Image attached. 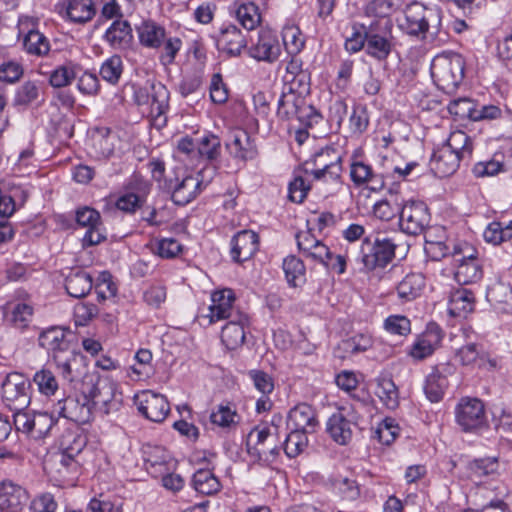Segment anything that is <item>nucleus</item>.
Wrapping results in <instances>:
<instances>
[{
    "mask_svg": "<svg viewBox=\"0 0 512 512\" xmlns=\"http://www.w3.org/2000/svg\"><path fill=\"white\" fill-rule=\"evenodd\" d=\"M289 430L290 432L283 443V450L289 458H294L307 447L308 438L306 433L293 429Z\"/></svg>",
    "mask_w": 512,
    "mask_h": 512,
    "instance_id": "obj_59",
    "label": "nucleus"
},
{
    "mask_svg": "<svg viewBox=\"0 0 512 512\" xmlns=\"http://www.w3.org/2000/svg\"><path fill=\"white\" fill-rule=\"evenodd\" d=\"M425 277L421 273H408L395 287L396 295L401 303L414 301L422 294Z\"/></svg>",
    "mask_w": 512,
    "mask_h": 512,
    "instance_id": "obj_34",
    "label": "nucleus"
},
{
    "mask_svg": "<svg viewBox=\"0 0 512 512\" xmlns=\"http://www.w3.org/2000/svg\"><path fill=\"white\" fill-rule=\"evenodd\" d=\"M306 108L305 99L302 94L283 88L278 100L277 114L279 117L286 120L296 118L301 121L304 117L303 111ZM308 108L311 109V107Z\"/></svg>",
    "mask_w": 512,
    "mask_h": 512,
    "instance_id": "obj_31",
    "label": "nucleus"
},
{
    "mask_svg": "<svg viewBox=\"0 0 512 512\" xmlns=\"http://www.w3.org/2000/svg\"><path fill=\"white\" fill-rule=\"evenodd\" d=\"M396 244L387 237L366 238L359 254V260L367 271L386 267L395 257Z\"/></svg>",
    "mask_w": 512,
    "mask_h": 512,
    "instance_id": "obj_6",
    "label": "nucleus"
},
{
    "mask_svg": "<svg viewBox=\"0 0 512 512\" xmlns=\"http://www.w3.org/2000/svg\"><path fill=\"white\" fill-rule=\"evenodd\" d=\"M315 180L302 171V165L295 170L293 181L288 186V198L294 203H302Z\"/></svg>",
    "mask_w": 512,
    "mask_h": 512,
    "instance_id": "obj_45",
    "label": "nucleus"
},
{
    "mask_svg": "<svg viewBox=\"0 0 512 512\" xmlns=\"http://www.w3.org/2000/svg\"><path fill=\"white\" fill-rule=\"evenodd\" d=\"M230 13L246 30H254L261 23L259 7L253 2H234L230 6Z\"/></svg>",
    "mask_w": 512,
    "mask_h": 512,
    "instance_id": "obj_37",
    "label": "nucleus"
},
{
    "mask_svg": "<svg viewBox=\"0 0 512 512\" xmlns=\"http://www.w3.org/2000/svg\"><path fill=\"white\" fill-rule=\"evenodd\" d=\"M170 93L161 82L147 80L143 86L134 88V100L138 106L150 105V113L160 118L169 109Z\"/></svg>",
    "mask_w": 512,
    "mask_h": 512,
    "instance_id": "obj_9",
    "label": "nucleus"
},
{
    "mask_svg": "<svg viewBox=\"0 0 512 512\" xmlns=\"http://www.w3.org/2000/svg\"><path fill=\"white\" fill-rule=\"evenodd\" d=\"M38 342L42 348L52 354L63 378L73 381L72 365L77 361L79 355L71 348L64 329L56 326L50 327L41 332Z\"/></svg>",
    "mask_w": 512,
    "mask_h": 512,
    "instance_id": "obj_2",
    "label": "nucleus"
},
{
    "mask_svg": "<svg viewBox=\"0 0 512 512\" xmlns=\"http://www.w3.org/2000/svg\"><path fill=\"white\" fill-rule=\"evenodd\" d=\"M342 153L325 147L302 164V171L315 182L340 185L342 182Z\"/></svg>",
    "mask_w": 512,
    "mask_h": 512,
    "instance_id": "obj_3",
    "label": "nucleus"
},
{
    "mask_svg": "<svg viewBox=\"0 0 512 512\" xmlns=\"http://www.w3.org/2000/svg\"><path fill=\"white\" fill-rule=\"evenodd\" d=\"M249 325V317L237 312L235 317L224 325L221 332V341L229 350L241 347L245 341V329Z\"/></svg>",
    "mask_w": 512,
    "mask_h": 512,
    "instance_id": "obj_28",
    "label": "nucleus"
},
{
    "mask_svg": "<svg viewBox=\"0 0 512 512\" xmlns=\"http://www.w3.org/2000/svg\"><path fill=\"white\" fill-rule=\"evenodd\" d=\"M443 146L454 154H458L464 160L471 157L473 150L472 139L460 130L452 132Z\"/></svg>",
    "mask_w": 512,
    "mask_h": 512,
    "instance_id": "obj_50",
    "label": "nucleus"
},
{
    "mask_svg": "<svg viewBox=\"0 0 512 512\" xmlns=\"http://www.w3.org/2000/svg\"><path fill=\"white\" fill-rule=\"evenodd\" d=\"M463 160L458 154L441 146L432 155L431 168L439 177H448L457 171Z\"/></svg>",
    "mask_w": 512,
    "mask_h": 512,
    "instance_id": "obj_35",
    "label": "nucleus"
},
{
    "mask_svg": "<svg viewBox=\"0 0 512 512\" xmlns=\"http://www.w3.org/2000/svg\"><path fill=\"white\" fill-rule=\"evenodd\" d=\"M30 381L21 373L6 375L1 384L2 401L10 411H24L31 403Z\"/></svg>",
    "mask_w": 512,
    "mask_h": 512,
    "instance_id": "obj_8",
    "label": "nucleus"
},
{
    "mask_svg": "<svg viewBox=\"0 0 512 512\" xmlns=\"http://www.w3.org/2000/svg\"><path fill=\"white\" fill-rule=\"evenodd\" d=\"M216 46L219 51L226 53L229 57L240 56L247 47V39L242 31L232 23H223L215 37Z\"/></svg>",
    "mask_w": 512,
    "mask_h": 512,
    "instance_id": "obj_18",
    "label": "nucleus"
},
{
    "mask_svg": "<svg viewBox=\"0 0 512 512\" xmlns=\"http://www.w3.org/2000/svg\"><path fill=\"white\" fill-rule=\"evenodd\" d=\"M230 255L233 261L241 263L249 260L259 249V236L252 230L236 233L230 241Z\"/></svg>",
    "mask_w": 512,
    "mask_h": 512,
    "instance_id": "obj_20",
    "label": "nucleus"
},
{
    "mask_svg": "<svg viewBox=\"0 0 512 512\" xmlns=\"http://www.w3.org/2000/svg\"><path fill=\"white\" fill-rule=\"evenodd\" d=\"M85 445L86 441L83 436L68 432L63 435L60 441V452L77 457L82 452Z\"/></svg>",
    "mask_w": 512,
    "mask_h": 512,
    "instance_id": "obj_63",
    "label": "nucleus"
},
{
    "mask_svg": "<svg viewBox=\"0 0 512 512\" xmlns=\"http://www.w3.org/2000/svg\"><path fill=\"white\" fill-rule=\"evenodd\" d=\"M80 67L72 62L57 66L49 73V84L54 88L69 86L76 78Z\"/></svg>",
    "mask_w": 512,
    "mask_h": 512,
    "instance_id": "obj_48",
    "label": "nucleus"
},
{
    "mask_svg": "<svg viewBox=\"0 0 512 512\" xmlns=\"http://www.w3.org/2000/svg\"><path fill=\"white\" fill-rule=\"evenodd\" d=\"M28 500L27 491L13 482H3L0 492V507L17 510Z\"/></svg>",
    "mask_w": 512,
    "mask_h": 512,
    "instance_id": "obj_41",
    "label": "nucleus"
},
{
    "mask_svg": "<svg viewBox=\"0 0 512 512\" xmlns=\"http://www.w3.org/2000/svg\"><path fill=\"white\" fill-rule=\"evenodd\" d=\"M464 59L458 53L437 55L431 63V76L437 87L446 93H452L464 77Z\"/></svg>",
    "mask_w": 512,
    "mask_h": 512,
    "instance_id": "obj_4",
    "label": "nucleus"
},
{
    "mask_svg": "<svg viewBox=\"0 0 512 512\" xmlns=\"http://www.w3.org/2000/svg\"><path fill=\"white\" fill-rule=\"evenodd\" d=\"M475 295L467 288H457L451 291L448 300V313L457 318H466L474 311Z\"/></svg>",
    "mask_w": 512,
    "mask_h": 512,
    "instance_id": "obj_32",
    "label": "nucleus"
},
{
    "mask_svg": "<svg viewBox=\"0 0 512 512\" xmlns=\"http://www.w3.org/2000/svg\"><path fill=\"white\" fill-rule=\"evenodd\" d=\"M59 14L65 21L83 25L94 18L96 6L93 0H66L61 4Z\"/></svg>",
    "mask_w": 512,
    "mask_h": 512,
    "instance_id": "obj_22",
    "label": "nucleus"
},
{
    "mask_svg": "<svg viewBox=\"0 0 512 512\" xmlns=\"http://www.w3.org/2000/svg\"><path fill=\"white\" fill-rule=\"evenodd\" d=\"M483 237L486 242L499 245L512 238V220L508 223L500 221L491 222L484 230Z\"/></svg>",
    "mask_w": 512,
    "mask_h": 512,
    "instance_id": "obj_53",
    "label": "nucleus"
},
{
    "mask_svg": "<svg viewBox=\"0 0 512 512\" xmlns=\"http://www.w3.org/2000/svg\"><path fill=\"white\" fill-rule=\"evenodd\" d=\"M25 23L20 22L19 35H23L22 46L26 53L34 56H44L50 51L48 38L35 28L25 31Z\"/></svg>",
    "mask_w": 512,
    "mask_h": 512,
    "instance_id": "obj_36",
    "label": "nucleus"
},
{
    "mask_svg": "<svg viewBox=\"0 0 512 512\" xmlns=\"http://www.w3.org/2000/svg\"><path fill=\"white\" fill-rule=\"evenodd\" d=\"M318 427L316 412L312 406L301 403L293 407L287 416V428L303 433H313Z\"/></svg>",
    "mask_w": 512,
    "mask_h": 512,
    "instance_id": "obj_27",
    "label": "nucleus"
},
{
    "mask_svg": "<svg viewBox=\"0 0 512 512\" xmlns=\"http://www.w3.org/2000/svg\"><path fill=\"white\" fill-rule=\"evenodd\" d=\"M477 104L470 98H457L448 104V111L460 119H469L474 121Z\"/></svg>",
    "mask_w": 512,
    "mask_h": 512,
    "instance_id": "obj_60",
    "label": "nucleus"
},
{
    "mask_svg": "<svg viewBox=\"0 0 512 512\" xmlns=\"http://www.w3.org/2000/svg\"><path fill=\"white\" fill-rule=\"evenodd\" d=\"M85 393L92 400V408L99 406L104 414L120 410L123 397L118 391L117 384L109 378H100L94 382L93 378L84 379Z\"/></svg>",
    "mask_w": 512,
    "mask_h": 512,
    "instance_id": "obj_5",
    "label": "nucleus"
},
{
    "mask_svg": "<svg viewBox=\"0 0 512 512\" xmlns=\"http://www.w3.org/2000/svg\"><path fill=\"white\" fill-rule=\"evenodd\" d=\"M100 76L111 85H116L123 73V61L119 55L107 58L100 67Z\"/></svg>",
    "mask_w": 512,
    "mask_h": 512,
    "instance_id": "obj_58",
    "label": "nucleus"
},
{
    "mask_svg": "<svg viewBox=\"0 0 512 512\" xmlns=\"http://www.w3.org/2000/svg\"><path fill=\"white\" fill-rule=\"evenodd\" d=\"M368 38V25L366 23L353 22L351 35L346 37L344 48L349 54H355L365 49Z\"/></svg>",
    "mask_w": 512,
    "mask_h": 512,
    "instance_id": "obj_49",
    "label": "nucleus"
},
{
    "mask_svg": "<svg viewBox=\"0 0 512 512\" xmlns=\"http://www.w3.org/2000/svg\"><path fill=\"white\" fill-rule=\"evenodd\" d=\"M52 412L78 424H86L93 417L92 400L85 393L82 382L80 392L59 399L53 404Z\"/></svg>",
    "mask_w": 512,
    "mask_h": 512,
    "instance_id": "obj_7",
    "label": "nucleus"
},
{
    "mask_svg": "<svg viewBox=\"0 0 512 512\" xmlns=\"http://www.w3.org/2000/svg\"><path fill=\"white\" fill-rule=\"evenodd\" d=\"M134 401L138 411L152 422L164 421L170 411L166 397L151 390H144L136 394Z\"/></svg>",
    "mask_w": 512,
    "mask_h": 512,
    "instance_id": "obj_15",
    "label": "nucleus"
},
{
    "mask_svg": "<svg viewBox=\"0 0 512 512\" xmlns=\"http://www.w3.org/2000/svg\"><path fill=\"white\" fill-rule=\"evenodd\" d=\"M441 340L442 331L439 326L430 324L427 326V329L416 338L411 346L409 355L416 360H422L434 352Z\"/></svg>",
    "mask_w": 512,
    "mask_h": 512,
    "instance_id": "obj_29",
    "label": "nucleus"
},
{
    "mask_svg": "<svg viewBox=\"0 0 512 512\" xmlns=\"http://www.w3.org/2000/svg\"><path fill=\"white\" fill-rule=\"evenodd\" d=\"M283 271L291 287H300L306 282L305 265L295 256H288L283 260Z\"/></svg>",
    "mask_w": 512,
    "mask_h": 512,
    "instance_id": "obj_47",
    "label": "nucleus"
},
{
    "mask_svg": "<svg viewBox=\"0 0 512 512\" xmlns=\"http://www.w3.org/2000/svg\"><path fill=\"white\" fill-rule=\"evenodd\" d=\"M486 298L498 313H512V290L509 285L503 282L492 284L487 290Z\"/></svg>",
    "mask_w": 512,
    "mask_h": 512,
    "instance_id": "obj_38",
    "label": "nucleus"
},
{
    "mask_svg": "<svg viewBox=\"0 0 512 512\" xmlns=\"http://www.w3.org/2000/svg\"><path fill=\"white\" fill-rule=\"evenodd\" d=\"M230 156L238 161L246 162L257 155V149L249 133L243 129L233 130L225 143Z\"/></svg>",
    "mask_w": 512,
    "mask_h": 512,
    "instance_id": "obj_21",
    "label": "nucleus"
},
{
    "mask_svg": "<svg viewBox=\"0 0 512 512\" xmlns=\"http://www.w3.org/2000/svg\"><path fill=\"white\" fill-rule=\"evenodd\" d=\"M455 418L463 431H476L486 424L485 406L477 398H462L455 408Z\"/></svg>",
    "mask_w": 512,
    "mask_h": 512,
    "instance_id": "obj_14",
    "label": "nucleus"
},
{
    "mask_svg": "<svg viewBox=\"0 0 512 512\" xmlns=\"http://www.w3.org/2000/svg\"><path fill=\"white\" fill-rule=\"evenodd\" d=\"M431 215L428 206L422 201H404L399 226L408 235H420L429 227Z\"/></svg>",
    "mask_w": 512,
    "mask_h": 512,
    "instance_id": "obj_11",
    "label": "nucleus"
},
{
    "mask_svg": "<svg viewBox=\"0 0 512 512\" xmlns=\"http://www.w3.org/2000/svg\"><path fill=\"white\" fill-rule=\"evenodd\" d=\"M282 40L287 53L297 56L305 45V38L295 25H286L282 30Z\"/></svg>",
    "mask_w": 512,
    "mask_h": 512,
    "instance_id": "obj_54",
    "label": "nucleus"
},
{
    "mask_svg": "<svg viewBox=\"0 0 512 512\" xmlns=\"http://www.w3.org/2000/svg\"><path fill=\"white\" fill-rule=\"evenodd\" d=\"M441 22L442 12L437 6H425L415 1L406 6L399 28L408 35L424 38L427 34L436 36Z\"/></svg>",
    "mask_w": 512,
    "mask_h": 512,
    "instance_id": "obj_1",
    "label": "nucleus"
},
{
    "mask_svg": "<svg viewBox=\"0 0 512 512\" xmlns=\"http://www.w3.org/2000/svg\"><path fill=\"white\" fill-rule=\"evenodd\" d=\"M91 275L84 270L77 269L69 273L65 280L67 293L74 298L85 297L92 289Z\"/></svg>",
    "mask_w": 512,
    "mask_h": 512,
    "instance_id": "obj_39",
    "label": "nucleus"
},
{
    "mask_svg": "<svg viewBox=\"0 0 512 512\" xmlns=\"http://www.w3.org/2000/svg\"><path fill=\"white\" fill-rule=\"evenodd\" d=\"M201 189L197 177L188 175L174 187L171 197L175 204L184 206L191 202Z\"/></svg>",
    "mask_w": 512,
    "mask_h": 512,
    "instance_id": "obj_42",
    "label": "nucleus"
},
{
    "mask_svg": "<svg viewBox=\"0 0 512 512\" xmlns=\"http://www.w3.org/2000/svg\"><path fill=\"white\" fill-rule=\"evenodd\" d=\"M104 41L114 50L125 51L133 44V30L129 21L116 19L106 29Z\"/></svg>",
    "mask_w": 512,
    "mask_h": 512,
    "instance_id": "obj_25",
    "label": "nucleus"
},
{
    "mask_svg": "<svg viewBox=\"0 0 512 512\" xmlns=\"http://www.w3.org/2000/svg\"><path fill=\"white\" fill-rule=\"evenodd\" d=\"M276 440V434L269 427H255L248 435V452L257 456V448H264Z\"/></svg>",
    "mask_w": 512,
    "mask_h": 512,
    "instance_id": "obj_55",
    "label": "nucleus"
},
{
    "mask_svg": "<svg viewBox=\"0 0 512 512\" xmlns=\"http://www.w3.org/2000/svg\"><path fill=\"white\" fill-rule=\"evenodd\" d=\"M358 428V415L352 407H339L326 422V431L334 442L347 445Z\"/></svg>",
    "mask_w": 512,
    "mask_h": 512,
    "instance_id": "obj_10",
    "label": "nucleus"
},
{
    "mask_svg": "<svg viewBox=\"0 0 512 512\" xmlns=\"http://www.w3.org/2000/svg\"><path fill=\"white\" fill-rule=\"evenodd\" d=\"M453 257L456 263L454 277L459 284L476 283L482 278V261L477 257L473 247L465 246L464 249L455 247Z\"/></svg>",
    "mask_w": 512,
    "mask_h": 512,
    "instance_id": "obj_12",
    "label": "nucleus"
},
{
    "mask_svg": "<svg viewBox=\"0 0 512 512\" xmlns=\"http://www.w3.org/2000/svg\"><path fill=\"white\" fill-rule=\"evenodd\" d=\"M197 153L202 159L215 162L221 155V140L214 134H205L197 139Z\"/></svg>",
    "mask_w": 512,
    "mask_h": 512,
    "instance_id": "obj_51",
    "label": "nucleus"
},
{
    "mask_svg": "<svg viewBox=\"0 0 512 512\" xmlns=\"http://www.w3.org/2000/svg\"><path fill=\"white\" fill-rule=\"evenodd\" d=\"M458 356L463 365H476L478 367L485 365L484 352L474 343L461 347Z\"/></svg>",
    "mask_w": 512,
    "mask_h": 512,
    "instance_id": "obj_64",
    "label": "nucleus"
},
{
    "mask_svg": "<svg viewBox=\"0 0 512 512\" xmlns=\"http://www.w3.org/2000/svg\"><path fill=\"white\" fill-rule=\"evenodd\" d=\"M235 301L234 292L231 289L215 291L211 295V305L208 308V314L203 318H208V324L220 320L234 318L233 303Z\"/></svg>",
    "mask_w": 512,
    "mask_h": 512,
    "instance_id": "obj_23",
    "label": "nucleus"
},
{
    "mask_svg": "<svg viewBox=\"0 0 512 512\" xmlns=\"http://www.w3.org/2000/svg\"><path fill=\"white\" fill-rule=\"evenodd\" d=\"M350 178L353 184L357 187L372 183V186L369 188L372 192L380 191L384 187L383 179L378 178L374 173L372 166L359 159L356 155H353L351 158Z\"/></svg>",
    "mask_w": 512,
    "mask_h": 512,
    "instance_id": "obj_30",
    "label": "nucleus"
},
{
    "mask_svg": "<svg viewBox=\"0 0 512 512\" xmlns=\"http://www.w3.org/2000/svg\"><path fill=\"white\" fill-rule=\"evenodd\" d=\"M375 394L388 409L394 410L399 406L398 388L388 375H380L376 378Z\"/></svg>",
    "mask_w": 512,
    "mask_h": 512,
    "instance_id": "obj_43",
    "label": "nucleus"
},
{
    "mask_svg": "<svg viewBox=\"0 0 512 512\" xmlns=\"http://www.w3.org/2000/svg\"><path fill=\"white\" fill-rule=\"evenodd\" d=\"M404 204V198L398 193L397 187L390 188L386 197L373 205V214L382 221H390L400 212Z\"/></svg>",
    "mask_w": 512,
    "mask_h": 512,
    "instance_id": "obj_33",
    "label": "nucleus"
},
{
    "mask_svg": "<svg viewBox=\"0 0 512 512\" xmlns=\"http://www.w3.org/2000/svg\"><path fill=\"white\" fill-rule=\"evenodd\" d=\"M192 486L203 495H213L221 489L220 481L208 469H199L193 474Z\"/></svg>",
    "mask_w": 512,
    "mask_h": 512,
    "instance_id": "obj_46",
    "label": "nucleus"
},
{
    "mask_svg": "<svg viewBox=\"0 0 512 512\" xmlns=\"http://www.w3.org/2000/svg\"><path fill=\"white\" fill-rule=\"evenodd\" d=\"M150 190V183L140 175L134 174L117 198L115 207L122 212L134 214L146 202Z\"/></svg>",
    "mask_w": 512,
    "mask_h": 512,
    "instance_id": "obj_13",
    "label": "nucleus"
},
{
    "mask_svg": "<svg viewBox=\"0 0 512 512\" xmlns=\"http://www.w3.org/2000/svg\"><path fill=\"white\" fill-rule=\"evenodd\" d=\"M183 250V246L174 238H162L152 244V251L161 258L173 259Z\"/></svg>",
    "mask_w": 512,
    "mask_h": 512,
    "instance_id": "obj_62",
    "label": "nucleus"
},
{
    "mask_svg": "<svg viewBox=\"0 0 512 512\" xmlns=\"http://www.w3.org/2000/svg\"><path fill=\"white\" fill-rule=\"evenodd\" d=\"M41 95V84L38 81L27 80L19 85L13 97V106L27 108L37 102Z\"/></svg>",
    "mask_w": 512,
    "mask_h": 512,
    "instance_id": "obj_44",
    "label": "nucleus"
},
{
    "mask_svg": "<svg viewBox=\"0 0 512 512\" xmlns=\"http://www.w3.org/2000/svg\"><path fill=\"white\" fill-rule=\"evenodd\" d=\"M499 460L497 457L488 456L475 458L469 461L465 467V473L469 480L475 484H481L488 479L499 475Z\"/></svg>",
    "mask_w": 512,
    "mask_h": 512,
    "instance_id": "obj_24",
    "label": "nucleus"
},
{
    "mask_svg": "<svg viewBox=\"0 0 512 512\" xmlns=\"http://www.w3.org/2000/svg\"><path fill=\"white\" fill-rule=\"evenodd\" d=\"M33 382L37 386L39 393L46 397L55 395L59 389L55 375L47 368L37 371L33 376Z\"/></svg>",
    "mask_w": 512,
    "mask_h": 512,
    "instance_id": "obj_56",
    "label": "nucleus"
},
{
    "mask_svg": "<svg viewBox=\"0 0 512 512\" xmlns=\"http://www.w3.org/2000/svg\"><path fill=\"white\" fill-rule=\"evenodd\" d=\"M165 35V28L151 20L144 21L138 27L139 42L146 48L157 49L161 47Z\"/></svg>",
    "mask_w": 512,
    "mask_h": 512,
    "instance_id": "obj_40",
    "label": "nucleus"
},
{
    "mask_svg": "<svg viewBox=\"0 0 512 512\" xmlns=\"http://www.w3.org/2000/svg\"><path fill=\"white\" fill-rule=\"evenodd\" d=\"M248 54L257 61L275 62L281 54V45L277 34L269 29H261L256 41L252 42L249 47Z\"/></svg>",
    "mask_w": 512,
    "mask_h": 512,
    "instance_id": "obj_17",
    "label": "nucleus"
},
{
    "mask_svg": "<svg viewBox=\"0 0 512 512\" xmlns=\"http://www.w3.org/2000/svg\"><path fill=\"white\" fill-rule=\"evenodd\" d=\"M239 419L240 417L236 410L229 404L218 405L210 414L211 423L223 429H231L235 427L238 424Z\"/></svg>",
    "mask_w": 512,
    "mask_h": 512,
    "instance_id": "obj_52",
    "label": "nucleus"
},
{
    "mask_svg": "<svg viewBox=\"0 0 512 512\" xmlns=\"http://www.w3.org/2000/svg\"><path fill=\"white\" fill-rule=\"evenodd\" d=\"M56 420L54 418V413L48 412H38L32 415L31 418V435L30 437L34 439L44 438L49 434L52 427L55 425Z\"/></svg>",
    "mask_w": 512,
    "mask_h": 512,
    "instance_id": "obj_57",
    "label": "nucleus"
},
{
    "mask_svg": "<svg viewBox=\"0 0 512 512\" xmlns=\"http://www.w3.org/2000/svg\"><path fill=\"white\" fill-rule=\"evenodd\" d=\"M369 126V114L364 105L355 104L349 117V129L354 135L363 134Z\"/></svg>",
    "mask_w": 512,
    "mask_h": 512,
    "instance_id": "obj_61",
    "label": "nucleus"
},
{
    "mask_svg": "<svg viewBox=\"0 0 512 512\" xmlns=\"http://www.w3.org/2000/svg\"><path fill=\"white\" fill-rule=\"evenodd\" d=\"M393 27L384 30L368 26L365 53L378 62L386 61L394 49Z\"/></svg>",
    "mask_w": 512,
    "mask_h": 512,
    "instance_id": "obj_16",
    "label": "nucleus"
},
{
    "mask_svg": "<svg viewBox=\"0 0 512 512\" xmlns=\"http://www.w3.org/2000/svg\"><path fill=\"white\" fill-rule=\"evenodd\" d=\"M394 11V3L392 0H369L363 8V14L370 19L366 23L371 27H380L387 30L393 27L391 15Z\"/></svg>",
    "mask_w": 512,
    "mask_h": 512,
    "instance_id": "obj_26",
    "label": "nucleus"
},
{
    "mask_svg": "<svg viewBox=\"0 0 512 512\" xmlns=\"http://www.w3.org/2000/svg\"><path fill=\"white\" fill-rule=\"evenodd\" d=\"M454 373V367L441 363L432 368L426 376L424 392L431 402H439L448 387V376Z\"/></svg>",
    "mask_w": 512,
    "mask_h": 512,
    "instance_id": "obj_19",
    "label": "nucleus"
}]
</instances>
